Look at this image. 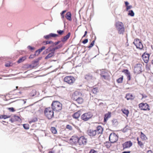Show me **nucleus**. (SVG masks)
I'll list each match as a JSON object with an SVG mask.
<instances>
[{
    "label": "nucleus",
    "instance_id": "nucleus-1",
    "mask_svg": "<svg viewBox=\"0 0 153 153\" xmlns=\"http://www.w3.org/2000/svg\"><path fill=\"white\" fill-rule=\"evenodd\" d=\"M44 113L45 116L49 119H51L53 117V110L50 107L45 108Z\"/></svg>",
    "mask_w": 153,
    "mask_h": 153
},
{
    "label": "nucleus",
    "instance_id": "nucleus-2",
    "mask_svg": "<svg viewBox=\"0 0 153 153\" xmlns=\"http://www.w3.org/2000/svg\"><path fill=\"white\" fill-rule=\"evenodd\" d=\"M62 106V104L57 101H53L51 104L52 108L56 111H59L61 110Z\"/></svg>",
    "mask_w": 153,
    "mask_h": 153
},
{
    "label": "nucleus",
    "instance_id": "nucleus-3",
    "mask_svg": "<svg viewBox=\"0 0 153 153\" xmlns=\"http://www.w3.org/2000/svg\"><path fill=\"white\" fill-rule=\"evenodd\" d=\"M115 26L118 33L119 34H123L125 31V28L123 23L118 22L116 23Z\"/></svg>",
    "mask_w": 153,
    "mask_h": 153
},
{
    "label": "nucleus",
    "instance_id": "nucleus-4",
    "mask_svg": "<svg viewBox=\"0 0 153 153\" xmlns=\"http://www.w3.org/2000/svg\"><path fill=\"white\" fill-rule=\"evenodd\" d=\"M143 65L141 64H136L134 68V74H138L141 73L142 72Z\"/></svg>",
    "mask_w": 153,
    "mask_h": 153
},
{
    "label": "nucleus",
    "instance_id": "nucleus-5",
    "mask_svg": "<svg viewBox=\"0 0 153 153\" xmlns=\"http://www.w3.org/2000/svg\"><path fill=\"white\" fill-rule=\"evenodd\" d=\"M64 81L65 82L71 85L74 82L75 79L73 76H67L64 78Z\"/></svg>",
    "mask_w": 153,
    "mask_h": 153
},
{
    "label": "nucleus",
    "instance_id": "nucleus-6",
    "mask_svg": "<svg viewBox=\"0 0 153 153\" xmlns=\"http://www.w3.org/2000/svg\"><path fill=\"white\" fill-rule=\"evenodd\" d=\"M118 140L117 136L114 133H111L109 136V140L111 143H114Z\"/></svg>",
    "mask_w": 153,
    "mask_h": 153
},
{
    "label": "nucleus",
    "instance_id": "nucleus-7",
    "mask_svg": "<svg viewBox=\"0 0 153 153\" xmlns=\"http://www.w3.org/2000/svg\"><path fill=\"white\" fill-rule=\"evenodd\" d=\"M139 107L141 110L149 111V106L147 103H141L139 104Z\"/></svg>",
    "mask_w": 153,
    "mask_h": 153
},
{
    "label": "nucleus",
    "instance_id": "nucleus-8",
    "mask_svg": "<svg viewBox=\"0 0 153 153\" xmlns=\"http://www.w3.org/2000/svg\"><path fill=\"white\" fill-rule=\"evenodd\" d=\"M133 43L136 47L137 48L140 50L142 49L143 47V45L140 40L137 39H134Z\"/></svg>",
    "mask_w": 153,
    "mask_h": 153
},
{
    "label": "nucleus",
    "instance_id": "nucleus-9",
    "mask_svg": "<svg viewBox=\"0 0 153 153\" xmlns=\"http://www.w3.org/2000/svg\"><path fill=\"white\" fill-rule=\"evenodd\" d=\"M132 145V143L131 141L125 142L122 144L123 150L129 148Z\"/></svg>",
    "mask_w": 153,
    "mask_h": 153
},
{
    "label": "nucleus",
    "instance_id": "nucleus-10",
    "mask_svg": "<svg viewBox=\"0 0 153 153\" xmlns=\"http://www.w3.org/2000/svg\"><path fill=\"white\" fill-rule=\"evenodd\" d=\"M62 45L63 44H60V45H58L57 46H56V47L53 48L52 49H51V47H50L46 50L47 51L46 52H47L49 53L50 51H53L54 53L56 50L61 48L62 47Z\"/></svg>",
    "mask_w": 153,
    "mask_h": 153
},
{
    "label": "nucleus",
    "instance_id": "nucleus-11",
    "mask_svg": "<svg viewBox=\"0 0 153 153\" xmlns=\"http://www.w3.org/2000/svg\"><path fill=\"white\" fill-rule=\"evenodd\" d=\"M100 75L103 79H107L109 76L108 72L105 71L103 70L101 73Z\"/></svg>",
    "mask_w": 153,
    "mask_h": 153
},
{
    "label": "nucleus",
    "instance_id": "nucleus-12",
    "mask_svg": "<svg viewBox=\"0 0 153 153\" xmlns=\"http://www.w3.org/2000/svg\"><path fill=\"white\" fill-rule=\"evenodd\" d=\"M10 121L12 123L18 122L19 123H21L22 120L20 117L17 116H14L13 117L10 119Z\"/></svg>",
    "mask_w": 153,
    "mask_h": 153
},
{
    "label": "nucleus",
    "instance_id": "nucleus-13",
    "mask_svg": "<svg viewBox=\"0 0 153 153\" xmlns=\"http://www.w3.org/2000/svg\"><path fill=\"white\" fill-rule=\"evenodd\" d=\"M79 93L77 91L73 93L71 95V98L74 100H76L79 97Z\"/></svg>",
    "mask_w": 153,
    "mask_h": 153
},
{
    "label": "nucleus",
    "instance_id": "nucleus-14",
    "mask_svg": "<svg viewBox=\"0 0 153 153\" xmlns=\"http://www.w3.org/2000/svg\"><path fill=\"white\" fill-rule=\"evenodd\" d=\"M78 143L80 145H85L86 139L83 136H82L79 138Z\"/></svg>",
    "mask_w": 153,
    "mask_h": 153
},
{
    "label": "nucleus",
    "instance_id": "nucleus-15",
    "mask_svg": "<svg viewBox=\"0 0 153 153\" xmlns=\"http://www.w3.org/2000/svg\"><path fill=\"white\" fill-rule=\"evenodd\" d=\"M135 98V96L131 93L127 94L125 97V98L127 100H133Z\"/></svg>",
    "mask_w": 153,
    "mask_h": 153
},
{
    "label": "nucleus",
    "instance_id": "nucleus-16",
    "mask_svg": "<svg viewBox=\"0 0 153 153\" xmlns=\"http://www.w3.org/2000/svg\"><path fill=\"white\" fill-rule=\"evenodd\" d=\"M58 35L56 34L51 33L49 35L45 36L44 38L46 39H51V37H55L58 36Z\"/></svg>",
    "mask_w": 153,
    "mask_h": 153
},
{
    "label": "nucleus",
    "instance_id": "nucleus-17",
    "mask_svg": "<svg viewBox=\"0 0 153 153\" xmlns=\"http://www.w3.org/2000/svg\"><path fill=\"white\" fill-rule=\"evenodd\" d=\"M70 140L73 143L76 144L78 143L79 138L76 136H73L70 139Z\"/></svg>",
    "mask_w": 153,
    "mask_h": 153
},
{
    "label": "nucleus",
    "instance_id": "nucleus-18",
    "mask_svg": "<svg viewBox=\"0 0 153 153\" xmlns=\"http://www.w3.org/2000/svg\"><path fill=\"white\" fill-rule=\"evenodd\" d=\"M142 57L145 63H147L149 60V56L148 54H144L142 56Z\"/></svg>",
    "mask_w": 153,
    "mask_h": 153
},
{
    "label": "nucleus",
    "instance_id": "nucleus-19",
    "mask_svg": "<svg viewBox=\"0 0 153 153\" xmlns=\"http://www.w3.org/2000/svg\"><path fill=\"white\" fill-rule=\"evenodd\" d=\"M70 33H68L66 36L61 38V41L63 43L65 42L69 38L70 36Z\"/></svg>",
    "mask_w": 153,
    "mask_h": 153
},
{
    "label": "nucleus",
    "instance_id": "nucleus-20",
    "mask_svg": "<svg viewBox=\"0 0 153 153\" xmlns=\"http://www.w3.org/2000/svg\"><path fill=\"white\" fill-rule=\"evenodd\" d=\"M103 131V128L101 126H99L97 127V130H95L96 131L97 134H99L102 133Z\"/></svg>",
    "mask_w": 153,
    "mask_h": 153
},
{
    "label": "nucleus",
    "instance_id": "nucleus-21",
    "mask_svg": "<svg viewBox=\"0 0 153 153\" xmlns=\"http://www.w3.org/2000/svg\"><path fill=\"white\" fill-rule=\"evenodd\" d=\"M65 17L67 20L70 21H72L71 14L70 12H68L65 15Z\"/></svg>",
    "mask_w": 153,
    "mask_h": 153
},
{
    "label": "nucleus",
    "instance_id": "nucleus-22",
    "mask_svg": "<svg viewBox=\"0 0 153 153\" xmlns=\"http://www.w3.org/2000/svg\"><path fill=\"white\" fill-rule=\"evenodd\" d=\"M111 117V113L110 112H108L107 113H106L105 114L104 117V122H106L108 119Z\"/></svg>",
    "mask_w": 153,
    "mask_h": 153
},
{
    "label": "nucleus",
    "instance_id": "nucleus-23",
    "mask_svg": "<svg viewBox=\"0 0 153 153\" xmlns=\"http://www.w3.org/2000/svg\"><path fill=\"white\" fill-rule=\"evenodd\" d=\"M88 134L90 136L93 137L96 135L97 133L95 130H90L88 131Z\"/></svg>",
    "mask_w": 153,
    "mask_h": 153
},
{
    "label": "nucleus",
    "instance_id": "nucleus-24",
    "mask_svg": "<svg viewBox=\"0 0 153 153\" xmlns=\"http://www.w3.org/2000/svg\"><path fill=\"white\" fill-rule=\"evenodd\" d=\"M80 115V112L78 111L74 113L72 115L73 117L75 119H77Z\"/></svg>",
    "mask_w": 153,
    "mask_h": 153
},
{
    "label": "nucleus",
    "instance_id": "nucleus-25",
    "mask_svg": "<svg viewBox=\"0 0 153 153\" xmlns=\"http://www.w3.org/2000/svg\"><path fill=\"white\" fill-rule=\"evenodd\" d=\"M137 144L140 146V148H143L144 146V143L141 141L139 140V138L137 137Z\"/></svg>",
    "mask_w": 153,
    "mask_h": 153
},
{
    "label": "nucleus",
    "instance_id": "nucleus-26",
    "mask_svg": "<svg viewBox=\"0 0 153 153\" xmlns=\"http://www.w3.org/2000/svg\"><path fill=\"white\" fill-rule=\"evenodd\" d=\"M27 59L26 56H22L21 58H20L18 61H17V62L18 63H20L23 62L24 61L26 60Z\"/></svg>",
    "mask_w": 153,
    "mask_h": 153
},
{
    "label": "nucleus",
    "instance_id": "nucleus-27",
    "mask_svg": "<svg viewBox=\"0 0 153 153\" xmlns=\"http://www.w3.org/2000/svg\"><path fill=\"white\" fill-rule=\"evenodd\" d=\"M51 52L48 54L45 58V59H48L54 55V53L53 51H51Z\"/></svg>",
    "mask_w": 153,
    "mask_h": 153
},
{
    "label": "nucleus",
    "instance_id": "nucleus-28",
    "mask_svg": "<svg viewBox=\"0 0 153 153\" xmlns=\"http://www.w3.org/2000/svg\"><path fill=\"white\" fill-rule=\"evenodd\" d=\"M140 137L143 140H145L146 139V135L142 132H140Z\"/></svg>",
    "mask_w": 153,
    "mask_h": 153
},
{
    "label": "nucleus",
    "instance_id": "nucleus-29",
    "mask_svg": "<svg viewBox=\"0 0 153 153\" xmlns=\"http://www.w3.org/2000/svg\"><path fill=\"white\" fill-rule=\"evenodd\" d=\"M111 142L110 143L109 142H106L104 143V144L107 148H109L111 146Z\"/></svg>",
    "mask_w": 153,
    "mask_h": 153
},
{
    "label": "nucleus",
    "instance_id": "nucleus-30",
    "mask_svg": "<svg viewBox=\"0 0 153 153\" xmlns=\"http://www.w3.org/2000/svg\"><path fill=\"white\" fill-rule=\"evenodd\" d=\"M123 113L126 115L127 116H128L129 114V111L128 109H122Z\"/></svg>",
    "mask_w": 153,
    "mask_h": 153
},
{
    "label": "nucleus",
    "instance_id": "nucleus-31",
    "mask_svg": "<svg viewBox=\"0 0 153 153\" xmlns=\"http://www.w3.org/2000/svg\"><path fill=\"white\" fill-rule=\"evenodd\" d=\"M75 101L79 104H81L83 102V100L82 98H80L79 97Z\"/></svg>",
    "mask_w": 153,
    "mask_h": 153
},
{
    "label": "nucleus",
    "instance_id": "nucleus-32",
    "mask_svg": "<svg viewBox=\"0 0 153 153\" xmlns=\"http://www.w3.org/2000/svg\"><path fill=\"white\" fill-rule=\"evenodd\" d=\"M123 76H122L120 77L117 79V82L118 83H122L123 82Z\"/></svg>",
    "mask_w": 153,
    "mask_h": 153
},
{
    "label": "nucleus",
    "instance_id": "nucleus-33",
    "mask_svg": "<svg viewBox=\"0 0 153 153\" xmlns=\"http://www.w3.org/2000/svg\"><path fill=\"white\" fill-rule=\"evenodd\" d=\"M98 91L97 88H94L93 89L92 91L94 94H96Z\"/></svg>",
    "mask_w": 153,
    "mask_h": 153
},
{
    "label": "nucleus",
    "instance_id": "nucleus-34",
    "mask_svg": "<svg viewBox=\"0 0 153 153\" xmlns=\"http://www.w3.org/2000/svg\"><path fill=\"white\" fill-rule=\"evenodd\" d=\"M45 48V46L42 47L41 48L39 49L38 50L36 51V53L38 52V54H39L43 50H44Z\"/></svg>",
    "mask_w": 153,
    "mask_h": 153
},
{
    "label": "nucleus",
    "instance_id": "nucleus-35",
    "mask_svg": "<svg viewBox=\"0 0 153 153\" xmlns=\"http://www.w3.org/2000/svg\"><path fill=\"white\" fill-rule=\"evenodd\" d=\"M10 116H8L7 115H1L0 116V119H6L7 118H10Z\"/></svg>",
    "mask_w": 153,
    "mask_h": 153
},
{
    "label": "nucleus",
    "instance_id": "nucleus-36",
    "mask_svg": "<svg viewBox=\"0 0 153 153\" xmlns=\"http://www.w3.org/2000/svg\"><path fill=\"white\" fill-rule=\"evenodd\" d=\"M51 132L54 134H56L57 133V131L56 129L54 127H52L51 128Z\"/></svg>",
    "mask_w": 153,
    "mask_h": 153
},
{
    "label": "nucleus",
    "instance_id": "nucleus-37",
    "mask_svg": "<svg viewBox=\"0 0 153 153\" xmlns=\"http://www.w3.org/2000/svg\"><path fill=\"white\" fill-rule=\"evenodd\" d=\"M81 119L84 121H86V115L85 113H84L81 116Z\"/></svg>",
    "mask_w": 153,
    "mask_h": 153
},
{
    "label": "nucleus",
    "instance_id": "nucleus-38",
    "mask_svg": "<svg viewBox=\"0 0 153 153\" xmlns=\"http://www.w3.org/2000/svg\"><path fill=\"white\" fill-rule=\"evenodd\" d=\"M13 64L10 62H7L5 63V65L6 67H10L13 65Z\"/></svg>",
    "mask_w": 153,
    "mask_h": 153
},
{
    "label": "nucleus",
    "instance_id": "nucleus-39",
    "mask_svg": "<svg viewBox=\"0 0 153 153\" xmlns=\"http://www.w3.org/2000/svg\"><path fill=\"white\" fill-rule=\"evenodd\" d=\"M92 116V114L90 112L87 113V120L91 118Z\"/></svg>",
    "mask_w": 153,
    "mask_h": 153
},
{
    "label": "nucleus",
    "instance_id": "nucleus-40",
    "mask_svg": "<svg viewBox=\"0 0 153 153\" xmlns=\"http://www.w3.org/2000/svg\"><path fill=\"white\" fill-rule=\"evenodd\" d=\"M128 15H130L131 16H134V13L133 10H131L129 11Z\"/></svg>",
    "mask_w": 153,
    "mask_h": 153
},
{
    "label": "nucleus",
    "instance_id": "nucleus-41",
    "mask_svg": "<svg viewBox=\"0 0 153 153\" xmlns=\"http://www.w3.org/2000/svg\"><path fill=\"white\" fill-rule=\"evenodd\" d=\"M112 124L114 125H117L118 124V123L117 120L114 119L112 120Z\"/></svg>",
    "mask_w": 153,
    "mask_h": 153
},
{
    "label": "nucleus",
    "instance_id": "nucleus-42",
    "mask_svg": "<svg viewBox=\"0 0 153 153\" xmlns=\"http://www.w3.org/2000/svg\"><path fill=\"white\" fill-rule=\"evenodd\" d=\"M123 72L126 75L130 74V73L129 72L128 70L127 69L124 70L123 71Z\"/></svg>",
    "mask_w": 153,
    "mask_h": 153
},
{
    "label": "nucleus",
    "instance_id": "nucleus-43",
    "mask_svg": "<svg viewBox=\"0 0 153 153\" xmlns=\"http://www.w3.org/2000/svg\"><path fill=\"white\" fill-rule=\"evenodd\" d=\"M66 128L69 129L70 130H71L72 129V127L69 125H67L66 126Z\"/></svg>",
    "mask_w": 153,
    "mask_h": 153
},
{
    "label": "nucleus",
    "instance_id": "nucleus-44",
    "mask_svg": "<svg viewBox=\"0 0 153 153\" xmlns=\"http://www.w3.org/2000/svg\"><path fill=\"white\" fill-rule=\"evenodd\" d=\"M43 43H45V45H47L48 44H52L53 43V42L51 41H47L43 42Z\"/></svg>",
    "mask_w": 153,
    "mask_h": 153
},
{
    "label": "nucleus",
    "instance_id": "nucleus-45",
    "mask_svg": "<svg viewBox=\"0 0 153 153\" xmlns=\"http://www.w3.org/2000/svg\"><path fill=\"white\" fill-rule=\"evenodd\" d=\"M23 127L25 129H28L29 128V125L27 124H24L23 125Z\"/></svg>",
    "mask_w": 153,
    "mask_h": 153
},
{
    "label": "nucleus",
    "instance_id": "nucleus-46",
    "mask_svg": "<svg viewBox=\"0 0 153 153\" xmlns=\"http://www.w3.org/2000/svg\"><path fill=\"white\" fill-rule=\"evenodd\" d=\"M94 41H92L91 44H90V45L88 46V48H91L93 46L94 44Z\"/></svg>",
    "mask_w": 153,
    "mask_h": 153
},
{
    "label": "nucleus",
    "instance_id": "nucleus-47",
    "mask_svg": "<svg viewBox=\"0 0 153 153\" xmlns=\"http://www.w3.org/2000/svg\"><path fill=\"white\" fill-rule=\"evenodd\" d=\"M33 65H36V67L38 65V61H35L32 64Z\"/></svg>",
    "mask_w": 153,
    "mask_h": 153
},
{
    "label": "nucleus",
    "instance_id": "nucleus-48",
    "mask_svg": "<svg viewBox=\"0 0 153 153\" xmlns=\"http://www.w3.org/2000/svg\"><path fill=\"white\" fill-rule=\"evenodd\" d=\"M8 109L11 112H14L15 111V110L13 107L9 108H8Z\"/></svg>",
    "mask_w": 153,
    "mask_h": 153
},
{
    "label": "nucleus",
    "instance_id": "nucleus-49",
    "mask_svg": "<svg viewBox=\"0 0 153 153\" xmlns=\"http://www.w3.org/2000/svg\"><path fill=\"white\" fill-rule=\"evenodd\" d=\"M64 31L63 30H57V32L59 33V34L61 35L62 34Z\"/></svg>",
    "mask_w": 153,
    "mask_h": 153
},
{
    "label": "nucleus",
    "instance_id": "nucleus-50",
    "mask_svg": "<svg viewBox=\"0 0 153 153\" xmlns=\"http://www.w3.org/2000/svg\"><path fill=\"white\" fill-rule=\"evenodd\" d=\"M36 65H29L28 66V68H34L36 67Z\"/></svg>",
    "mask_w": 153,
    "mask_h": 153
},
{
    "label": "nucleus",
    "instance_id": "nucleus-51",
    "mask_svg": "<svg viewBox=\"0 0 153 153\" xmlns=\"http://www.w3.org/2000/svg\"><path fill=\"white\" fill-rule=\"evenodd\" d=\"M127 78L128 81H130L131 80V75L130 74L127 75Z\"/></svg>",
    "mask_w": 153,
    "mask_h": 153
},
{
    "label": "nucleus",
    "instance_id": "nucleus-52",
    "mask_svg": "<svg viewBox=\"0 0 153 153\" xmlns=\"http://www.w3.org/2000/svg\"><path fill=\"white\" fill-rule=\"evenodd\" d=\"M66 12V10H64V11H63L61 13H60V14H61V16H64V14Z\"/></svg>",
    "mask_w": 153,
    "mask_h": 153
},
{
    "label": "nucleus",
    "instance_id": "nucleus-53",
    "mask_svg": "<svg viewBox=\"0 0 153 153\" xmlns=\"http://www.w3.org/2000/svg\"><path fill=\"white\" fill-rule=\"evenodd\" d=\"M132 7V6L131 5L128 6L127 7H126V10H128L131 9Z\"/></svg>",
    "mask_w": 153,
    "mask_h": 153
},
{
    "label": "nucleus",
    "instance_id": "nucleus-54",
    "mask_svg": "<svg viewBox=\"0 0 153 153\" xmlns=\"http://www.w3.org/2000/svg\"><path fill=\"white\" fill-rule=\"evenodd\" d=\"M28 49L30 50H32L34 49V48L33 47H32L30 46H29L27 47Z\"/></svg>",
    "mask_w": 153,
    "mask_h": 153
},
{
    "label": "nucleus",
    "instance_id": "nucleus-55",
    "mask_svg": "<svg viewBox=\"0 0 153 153\" xmlns=\"http://www.w3.org/2000/svg\"><path fill=\"white\" fill-rule=\"evenodd\" d=\"M60 42V41H59L58 42H56L55 43H53V45H57Z\"/></svg>",
    "mask_w": 153,
    "mask_h": 153
},
{
    "label": "nucleus",
    "instance_id": "nucleus-56",
    "mask_svg": "<svg viewBox=\"0 0 153 153\" xmlns=\"http://www.w3.org/2000/svg\"><path fill=\"white\" fill-rule=\"evenodd\" d=\"M96 152V151H95L94 150L92 149L91 150L89 153H95Z\"/></svg>",
    "mask_w": 153,
    "mask_h": 153
},
{
    "label": "nucleus",
    "instance_id": "nucleus-57",
    "mask_svg": "<svg viewBox=\"0 0 153 153\" xmlns=\"http://www.w3.org/2000/svg\"><path fill=\"white\" fill-rule=\"evenodd\" d=\"M142 99H143L144 98H146L147 97V96L146 95H144L143 94H142Z\"/></svg>",
    "mask_w": 153,
    "mask_h": 153
},
{
    "label": "nucleus",
    "instance_id": "nucleus-58",
    "mask_svg": "<svg viewBox=\"0 0 153 153\" xmlns=\"http://www.w3.org/2000/svg\"><path fill=\"white\" fill-rule=\"evenodd\" d=\"M125 3L126 6L127 7L129 4L128 3L127 1H125Z\"/></svg>",
    "mask_w": 153,
    "mask_h": 153
},
{
    "label": "nucleus",
    "instance_id": "nucleus-59",
    "mask_svg": "<svg viewBox=\"0 0 153 153\" xmlns=\"http://www.w3.org/2000/svg\"><path fill=\"white\" fill-rule=\"evenodd\" d=\"M147 153H153V152L151 150H149L148 151Z\"/></svg>",
    "mask_w": 153,
    "mask_h": 153
},
{
    "label": "nucleus",
    "instance_id": "nucleus-60",
    "mask_svg": "<svg viewBox=\"0 0 153 153\" xmlns=\"http://www.w3.org/2000/svg\"><path fill=\"white\" fill-rule=\"evenodd\" d=\"M130 151H124L122 152V153H130Z\"/></svg>",
    "mask_w": 153,
    "mask_h": 153
},
{
    "label": "nucleus",
    "instance_id": "nucleus-61",
    "mask_svg": "<svg viewBox=\"0 0 153 153\" xmlns=\"http://www.w3.org/2000/svg\"><path fill=\"white\" fill-rule=\"evenodd\" d=\"M82 43L84 44H85V43H86V39H85L83 41H82Z\"/></svg>",
    "mask_w": 153,
    "mask_h": 153
},
{
    "label": "nucleus",
    "instance_id": "nucleus-62",
    "mask_svg": "<svg viewBox=\"0 0 153 153\" xmlns=\"http://www.w3.org/2000/svg\"><path fill=\"white\" fill-rule=\"evenodd\" d=\"M146 69H147V68L149 69V65H148V64H146Z\"/></svg>",
    "mask_w": 153,
    "mask_h": 153
},
{
    "label": "nucleus",
    "instance_id": "nucleus-63",
    "mask_svg": "<svg viewBox=\"0 0 153 153\" xmlns=\"http://www.w3.org/2000/svg\"><path fill=\"white\" fill-rule=\"evenodd\" d=\"M86 35V31H85L84 35L82 37V38H83L84 37H85Z\"/></svg>",
    "mask_w": 153,
    "mask_h": 153
},
{
    "label": "nucleus",
    "instance_id": "nucleus-64",
    "mask_svg": "<svg viewBox=\"0 0 153 153\" xmlns=\"http://www.w3.org/2000/svg\"><path fill=\"white\" fill-rule=\"evenodd\" d=\"M49 153H54L52 151H51L49 152Z\"/></svg>",
    "mask_w": 153,
    "mask_h": 153
}]
</instances>
